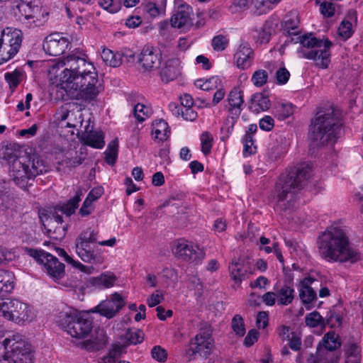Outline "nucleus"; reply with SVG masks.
I'll use <instances>...</instances> for the list:
<instances>
[{"label": "nucleus", "mask_w": 363, "mask_h": 363, "mask_svg": "<svg viewBox=\"0 0 363 363\" xmlns=\"http://www.w3.org/2000/svg\"><path fill=\"white\" fill-rule=\"evenodd\" d=\"M85 57L83 53H72L64 59L67 67L62 72L57 86L72 98L87 101L97 96L99 87L95 68Z\"/></svg>", "instance_id": "1"}, {"label": "nucleus", "mask_w": 363, "mask_h": 363, "mask_svg": "<svg viewBox=\"0 0 363 363\" xmlns=\"http://www.w3.org/2000/svg\"><path fill=\"white\" fill-rule=\"evenodd\" d=\"M319 255L329 263H355L360 259L359 251L350 242L345 227L333 225L318 237L317 242Z\"/></svg>", "instance_id": "2"}, {"label": "nucleus", "mask_w": 363, "mask_h": 363, "mask_svg": "<svg viewBox=\"0 0 363 363\" xmlns=\"http://www.w3.org/2000/svg\"><path fill=\"white\" fill-rule=\"evenodd\" d=\"M311 173V167L305 163L287 168L275 185L273 197L277 205L283 209L292 206L296 192L306 184Z\"/></svg>", "instance_id": "3"}, {"label": "nucleus", "mask_w": 363, "mask_h": 363, "mask_svg": "<svg viewBox=\"0 0 363 363\" xmlns=\"http://www.w3.org/2000/svg\"><path fill=\"white\" fill-rule=\"evenodd\" d=\"M339 116L333 110L328 109L317 113L309 130V139L315 145L335 143L340 132Z\"/></svg>", "instance_id": "4"}, {"label": "nucleus", "mask_w": 363, "mask_h": 363, "mask_svg": "<svg viewBox=\"0 0 363 363\" xmlns=\"http://www.w3.org/2000/svg\"><path fill=\"white\" fill-rule=\"evenodd\" d=\"M300 43L298 53L300 57L313 60L320 68H327L330 62V49L333 43L328 39H318L312 33L298 35Z\"/></svg>", "instance_id": "5"}, {"label": "nucleus", "mask_w": 363, "mask_h": 363, "mask_svg": "<svg viewBox=\"0 0 363 363\" xmlns=\"http://www.w3.org/2000/svg\"><path fill=\"white\" fill-rule=\"evenodd\" d=\"M94 243H98L101 246L113 247L116 243V239L113 237L107 240L98 241V231L91 228L84 230L77 238L75 251L81 259L88 263L102 264L104 257L91 247Z\"/></svg>", "instance_id": "6"}, {"label": "nucleus", "mask_w": 363, "mask_h": 363, "mask_svg": "<svg viewBox=\"0 0 363 363\" xmlns=\"http://www.w3.org/2000/svg\"><path fill=\"white\" fill-rule=\"evenodd\" d=\"M56 323L72 337L79 339L87 337L92 329V320L86 312L62 311Z\"/></svg>", "instance_id": "7"}, {"label": "nucleus", "mask_w": 363, "mask_h": 363, "mask_svg": "<svg viewBox=\"0 0 363 363\" xmlns=\"http://www.w3.org/2000/svg\"><path fill=\"white\" fill-rule=\"evenodd\" d=\"M0 316L19 325L34 321L36 313L28 303L17 298H0Z\"/></svg>", "instance_id": "8"}, {"label": "nucleus", "mask_w": 363, "mask_h": 363, "mask_svg": "<svg viewBox=\"0 0 363 363\" xmlns=\"http://www.w3.org/2000/svg\"><path fill=\"white\" fill-rule=\"evenodd\" d=\"M0 349L4 350L1 363H33L30 349L19 335L6 337Z\"/></svg>", "instance_id": "9"}, {"label": "nucleus", "mask_w": 363, "mask_h": 363, "mask_svg": "<svg viewBox=\"0 0 363 363\" xmlns=\"http://www.w3.org/2000/svg\"><path fill=\"white\" fill-rule=\"evenodd\" d=\"M16 15L19 20L29 27L43 25L48 13L36 4V0H16Z\"/></svg>", "instance_id": "10"}, {"label": "nucleus", "mask_w": 363, "mask_h": 363, "mask_svg": "<svg viewBox=\"0 0 363 363\" xmlns=\"http://www.w3.org/2000/svg\"><path fill=\"white\" fill-rule=\"evenodd\" d=\"M23 40L18 29L6 28L0 30V64L11 60L19 51Z\"/></svg>", "instance_id": "11"}, {"label": "nucleus", "mask_w": 363, "mask_h": 363, "mask_svg": "<svg viewBox=\"0 0 363 363\" xmlns=\"http://www.w3.org/2000/svg\"><path fill=\"white\" fill-rule=\"evenodd\" d=\"M214 340L209 330H200L189 342V347L186 350V356L189 360L194 359L196 356L206 359L212 352Z\"/></svg>", "instance_id": "12"}, {"label": "nucleus", "mask_w": 363, "mask_h": 363, "mask_svg": "<svg viewBox=\"0 0 363 363\" xmlns=\"http://www.w3.org/2000/svg\"><path fill=\"white\" fill-rule=\"evenodd\" d=\"M29 255L38 262L43 264L45 272L55 281L64 277L65 264L51 254L41 250H30Z\"/></svg>", "instance_id": "13"}, {"label": "nucleus", "mask_w": 363, "mask_h": 363, "mask_svg": "<svg viewBox=\"0 0 363 363\" xmlns=\"http://www.w3.org/2000/svg\"><path fill=\"white\" fill-rule=\"evenodd\" d=\"M172 252L177 259L195 265L201 264L206 256L205 252L199 245L184 240L175 242Z\"/></svg>", "instance_id": "14"}, {"label": "nucleus", "mask_w": 363, "mask_h": 363, "mask_svg": "<svg viewBox=\"0 0 363 363\" xmlns=\"http://www.w3.org/2000/svg\"><path fill=\"white\" fill-rule=\"evenodd\" d=\"M69 41L62 33H55L47 36L43 42L44 51L51 56H59L65 52Z\"/></svg>", "instance_id": "15"}, {"label": "nucleus", "mask_w": 363, "mask_h": 363, "mask_svg": "<svg viewBox=\"0 0 363 363\" xmlns=\"http://www.w3.org/2000/svg\"><path fill=\"white\" fill-rule=\"evenodd\" d=\"M125 306L123 297L118 292L113 293L111 298L101 301L94 311L99 313L108 318H111Z\"/></svg>", "instance_id": "16"}, {"label": "nucleus", "mask_w": 363, "mask_h": 363, "mask_svg": "<svg viewBox=\"0 0 363 363\" xmlns=\"http://www.w3.org/2000/svg\"><path fill=\"white\" fill-rule=\"evenodd\" d=\"M160 57L161 53L157 48L146 45L139 54L138 61L144 72H150L158 67Z\"/></svg>", "instance_id": "17"}, {"label": "nucleus", "mask_w": 363, "mask_h": 363, "mask_svg": "<svg viewBox=\"0 0 363 363\" xmlns=\"http://www.w3.org/2000/svg\"><path fill=\"white\" fill-rule=\"evenodd\" d=\"M192 9L188 4L178 5L175 12L170 18L171 27L182 28L190 26L192 24Z\"/></svg>", "instance_id": "18"}, {"label": "nucleus", "mask_w": 363, "mask_h": 363, "mask_svg": "<svg viewBox=\"0 0 363 363\" xmlns=\"http://www.w3.org/2000/svg\"><path fill=\"white\" fill-rule=\"evenodd\" d=\"M11 177L14 182L21 188L26 187L28 180L33 177L29 164L21 159L13 160L11 165Z\"/></svg>", "instance_id": "19"}, {"label": "nucleus", "mask_w": 363, "mask_h": 363, "mask_svg": "<svg viewBox=\"0 0 363 363\" xmlns=\"http://www.w3.org/2000/svg\"><path fill=\"white\" fill-rule=\"evenodd\" d=\"M43 225L48 235L52 239L61 240L65 236L67 225L63 223L62 218L60 215L48 217L43 222Z\"/></svg>", "instance_id": "20"}, {"label": "nucleus", "mask_w": 363, "mask_h": 363, "mask_svg": "<svg viewBox=\"0 0 363 363\" xmlns=\"http://www.w3.org/2000/svg\"><path fill=\"white\" fill-rule=\"evenodd\" d=\"M254 60V52L247 43H241L233 56V61L238 68L246 69L250 67Z\"/></svg>", "instance_id": "21"}, {"label": "nucleus", "mask_w": 363, "mask_h": 363, "mask_svg": "<svg viewBox=\"0 0 363 363\" xmlns=\"http://www.w3.org/2000/svg\"><path fill=\"white\" fill-rule=\"evenodd\" d=\"M341 345L340 337L334 331H330L324 335L322 340L319 342L317 347V355L323 359L328 352H332Z\"/></svg>", "instance_id": "22"}, {"label": "nucleus", "mask_w": 363, "mask_h": 363, "mask_svg": "<svg viewBox=\"0 0 363 363\" xmlns=\"http://www.w3.org/2000/svg\"><path fill=\"white\" fill-rule=\"evenodd\" d=\"M315 279L307 277L300 280L298 290L300 299L306 306L316 300V292L311 287Z\"/></svg>", "instance_id": "23"}, {"label": "nucleus", "mask_w": 363, "mask_h": 363, "mask_svg": "<svg viewBox=\"0 0 363 363\" xmlns=\"http://www.w3.org/2000/svg\"><path fill=\"white\" fill-rule=\"evenodd\" d=\"M230 277L235 284L240 286L247 277V270L245 262L241 258H235L228 266Z\"/></svg>", "instance_id": "24"}, {"label": "nucleus", "mask_w": 363, "mask_h": 363, "mask_svg": "<svg viewBox=\"0 0 363 363\" xmlns=\"http://www.w3.org/2000/svg\"><path fill=\"white\" fill-rule=\"evenodd\" d=\"M179 74L180 61L178 58L167 60L160 71L161 79L165 83L175 79Z\"/></svg>", "instance_id": "25"}, {"label": "nucleus", "mask_w": 363, "mask_h": 363, "mask_svg": "<svg viewBox=\"0 0 363 363\" xmlns=\"http://www.w3.org/2000/svg\"><path fill=\"white\" fill-rule=\"evenodd\" d=\"M142 6L146 14L152 18H157L165 15L167 0H145Z\"/></svg>", "instance_id": "26"}, {"label": "nucleus", "mask_w": 363, "mask_h": 363, "mask_svg": "<svg viewBox=\"0 0 363 363\" xmlns=\"http://www.w3.org/2000/svg\"><path fill=\"white\" fill-rule=\"evenodd\" d=\"M116 280L117 277L113 272H106L98 277L91 278L89 284L96 289H105L113 287Z\"/></svg>", "instance_id": "27"}, {"label": "nucleus", "mask_w": 363, "mask_h": 363, "mask_svg": "<svg viewBox=\"0 0 363 363\" xmlns=\"http://www.w3.org/2000/svg\"><path fill=\"white\" fill-rule=\"evenodd\" d=\"M270 106L268 96L263 93H257L252 96L249 108L252 112L258 113L268 110Z\"/></svg>", "instance_id": "28"}, {"label": "nucleus", "mask_w": 363, "mask_h": 363, "mask_svg": "<svg viewBox=\"0 0 363 363\" xmlns=\"http://www.w3.org/2000/svg\"><path fill=\"white\" fill-rule=\"evenodd\" d=\"M170 135V130L166 121L160 119L154 121L152 124V136L155 140L159 141L166 140Z\"/></svg>", "instance_id": "29"}, {"label": "nucleus", "mask_w": 363, "mask_h": 363, "mask_svg": "<svg viewBox=\"0 0 363 363\" xmlns=\"http://www.w3.org/2000/svg\"><path fill=\"white\" fill-rule=\"evenodd\" d=\"M228 101L230 111H235V114L239 115L244 102L242 91L238 87H234L228 96Z\"/></svg>", "instance_id": "30"}, {"label": "nucleus", "mask_w": 363, "mask_h": 363, "mask_svg": "<svg viewBox=\"0 0 363 363\" xmlns=\"http://www.w3.org/2000/svg\"><path fill=\"white\" fill-rule=\"evenodd\" d=\"M15 288L14 274L8 270H0V292L8 294Z\"/></svg>", "instance_id": "31"}, {"label": "nucleus", "mask_w": 363, "mask_h": 363, "mask_svg": "<svg viewBox=\"0 0 363 363\" xmlns=\"http://www.w3.org/2000/svg\"><path fill=\"white\" fill-rule=\"evenodd\" d=\"M361 347L355 342H348L344 347L345 363H361Z\"/></svg>", "instance_id": "32"}, {"label": "nucleus", "mask_w": 363, "mask_h": 363, "mask_svg": "<svg viewBox=\"0 0 363 363\" xmlns=\"http://www.w3.org/2000/svg\"><path fill=\"white\" fill-rule=\"evenodd\" d=\"M84 143L94 148L101 149L104 145L103 133L101 131L86 132L82 136Z\"/></svg>", "instance_id": "33"}, {"label": "nucleus", "mask_w": 363, "mask_h": 363, "mask_svg": "<svg viewBox=\"0 0 363 363\" xmlns=\"http://www.w3.org/2000/svg\"><path fill=\"white\" fill-rule=\"evenodd\" d=\"M56 250L58 255L64 257L65 262L71 264L73 267L78 269L79 271L88 274H92L94 272V268L92 266H86L78 260H74L65 251V250L62 248H57Z\"/></svg>", "instance_id": "34"}, {"label": "nucleus", "mask_w": 363, "mask_h": 363, "mask_svg": "<svg viewBox=\"0 0 363 363\" xmlns=\"http://www.w3.org/2000/svg\"><path fill=\"white\" fill-rule=\"evenodd\" d=\"M278 304L287 306L292 303L294 298V289L292 286L284 284L277 292Z\"/></svg>", "instance_id": "35"}, {"label": "nucleus", "mask_w": 363, "mask_h": 363, "mask_svg": "<svg viewBox=\"0 0 363 363\" xmlns=\"http://www.w3.org/2000/svg\"><path fill=\"white\" fill-rule=\"evenodd\" d=\"M101 56L103 61L107 65L113 67H119L122 62V57L120 53L114 52L107 48L103 49Z\"/></svg>", "instance_id": "36"}, {"label": "nucleus", "mask_w": 363, "mask_h": 363, "mask_svg": "<svg viewBox=\"0 0 363 363\" xmlns=\"http://www.w3.org/2000/svg\"><path fill=\"white\" fill-rule=\"evenodd\" d=\"M285 244L289 247V250L293 256L300 259H303L307 257L308 253L306 247L302 242L292 240H286Z\"/></svg>", "instance_id": "37"}, {"label": "nucleus", "mask_w": 363, "mask_h": 363, "mask_svg": "<svg viewBox=\"0 0 363 363\" xmlns=\"http://www.w3.org/2000/svg\"><path fill=\"white\" fill-rule=\"evenodd\" d=\"M234 6L240 10L252 9L258 14H262L260 0H234Z\"/></svg>", "instance_id": "38"}, {"label": "nucleus", "mask_w": 363, "mask_h": 363, "mask_svg": "<svg viewBox=\"0 0 363 363\" xmlns=\"http://www.w3.org/2000/svg\"><path fill=\"white\" fill-rule=\"evenodd\" d=\"M133 113L138 122H143L153 113L152 108L143 103H138L134 106Z\"/></svg>", "instance_id": "39"}, {"label": "nucleus", "mask_w": 363, "mask_h": 363, "mask_svg": "<svg viewBox=\"0 0 363 363\" xmlns=\"http://www.w3.org/2000/svg\"><path fill=\"white\" fill-rule=\"evenodd\" d=\"M220 84V79L217 76L212 77L206 79H200L195 82L196 86L203 91L216 89Z\"/></svg>", "instance_id": "40"}, {"label": "nucleus", "mask_w": 363, "mask_h": 363, "mask_svg": "<svg viewBox=\"0 0 363 363\" xmlns=\"http://www.w3.org/2000/svg\"><path fill=\"white\" fill-rule=\"evenodd\" d=\"M23 77V71L21 69H16L13 72H6L4 74L5 80L11 89H14L18 86Z\"/></svg>", "instance_id": "41"}, {"label": "nucleus", "mask_w": 363, "mask_h": 363, "mask_svg": "<svg viewBox=\"0 0 363 363\" xmlns=\"http://www.w3.org/2000/svg\"><path fill=\"white\" fill-rule=\"evenodd\" d=\"M294 106L286 102L278 104L275 108V116L279 120H284L294 113Z\"/></svg>", "instance_id": "42"}, {"label": "nucleus", "mask_w": 363, "mask_h": 363, "mask_svg": "<svg viewBox=\"0 0 363 363\" xmlns=\"http://www.w3.org/2000/svg\"><path fill=\"white\" fill-rule=\"evenodd\" d=\"M82 193H77L76 195L69 199L66 204L61 207V212L65 214L67 217L72 215L79 206L81 201Z\"/></svg>", "instance_id": "43"}, {"label": "nucleus", "mask_w": 363, "mask_h": 363, "mask_svg": "<svg viewBox=\"0 0 363 363\" xmlns=\"http://www.w3.org/2000/svg\"><path fill=\"white\" fill-rule=\"evenodd\" d=\"M118 143L117 140L111 141L105 152L106 155V162L111 165H113L117 159L118 155Z\"/></svg>", "instance_id": "44"}, {"label": "nucleus", "mask_w": 363, "mask_h": 363, "mask_svg": "<svg viewBox=\"0 0 363 363\" xmlns=\"http://www.w3.org/2000/svg\"><path fill=\"white\" fill-rule=\"evenodd\" d=\"M99 5L111 13H116L121 9L122 0H98Z\"/></svg>", "instance_id": "45"}, {"label": "nucleus", "mask_w": 363, "mask_h": 363, "mask_svg": "<svg viewBox=\"0 0 363 363\" xmlns=\"http://www.w3.org/2000/svg\"><path fill=\"white\" fill-rule=\"evenodd\" d=\"M268 80V74L264 69H257L253 72L251 82L256 87L264 86Z\"/></svg>", "instance_id": "46"}, {"label": "nucleus", "mask_w": 363, "mask_h": 363, "mask_svg": "<svg viewBox=\"0 0 363 363\" xmlns=\"http://www.w3.org/2000/svg\"><path fill=\"white\" fill-rule=\"evenodd\" d=\"M33 177L43 174L48 171V166L45 162L39 157L35 156L32 160V167L30 168Z\"/></svg>", "instance_id": "47"}, {"label": "nucleus", "mask_w": 363, "mask_h": 363, "mask_svg": "<svg viewBox=\"0 0 363 363\" xmlns=\"http://www.w3.org/2000/svg\"><path fill=\"white\" fill-rule=\"evenodd\" d=\"M231 327L233 332L238 337H242L246 333L244 320L240 315H235L231 322Z\"/></svg>", "instance_id": "48"}, {"label": "nucleus", "mask_w": 363, "mask_h": 363, "mask_svg": "<svg viewBox=\"0 0 363 363\" xmlns=\"http://www.w3.org/2000/svg\"><path fill=\"white\" fill-rule=\"evenodd\" d=\"M305 319L306 325L311 328L322 326L325 324L323 318L317 311L308 313Z\"/></svg>", "instance_id": "49"}, {"label": "nucleus", "mask_w": 363, "mask_h": 363, "mask_svg": "<svg viewBox=\"0 0 363 363\" xmlns=\"http://www.w3.org/2000/svg\"><path fill=\"white\" fill-rule=\"evenodd\" d=\"M201 152L207 155L211 152L213 145V136L209 132H203L200 136Z\"/></svg>", "instance_id": "50"}, {"label": "nucleus", "mask_w": 363, "mask_h": 363, "mask_svg": "<svg viewBox=\"0 0 363 363\" xmlns=\"http://www.w3.org/2000/svg\"><path fill=\"white\" fill-rule=\"evenodd\" d=\"M337 33L343 40L350 38L353 33L352 23L347 19L343 20L339 26Z\"/></svg>", "instance_id": "51"}, {"label": "nucleus", "mask_w": 363, "mask_h": 363, "mask_svg": "<svg viewBox=\"0 0 363 363\" xmlns=\"http://www.w3.org/2000/svg\"><path fill=\"white\" fill-rule=\"evenodd\" d=\"M272 33V28L268 22L264 25L262 28L258 32L257 41L260 44L267 43L269 41Z\"/></svg>", "instance_id": "52"}, {"label": "nucleus", "mask_w": 363, "mask_h": 363, "mask_svg": "<svg viewBox=\"0 0 363 363\" xmlns=\"http://www.w3.org/2000/svg\"><path fill=\"white\" fill-rule=\"evenodd\" d=\"M126 338L130 344L140 343L144 339V333L138 329H130L126 333Z\"/></svg>", "instance_id": "53"}, {"label": "nucleus", "mask_w": 363, "mask_h": 363, "mask_svg": "<svg viewBox=\"0 0 363 363\" xmlns=\"http://www.w3.org/2000/svg\"><path fill=\"white\" fill-rule=\"evenodd\" d=\"M228 43L229 40L226 36L218 35L213 38L211 45L214 50L222 51L227 48Z\"/></svg>", "instance_id": "54"}, {"label": "nucleus", "mask_w": 363, "mask_h": 363, "mask_svg": "<svg viewBox=\"0 0 363 363\" xmlns=\"http://www.w3.org/2000/svg\"><path fill=\"white\" fill-rule=\"evenodd\" d=\"M243 155L247 157L252 154H254L256 151V146L254 144L253 136H243Z\"/></svg>", "instance_id": "55"}, {"label": "nucleus", "mask_w": 363, "mask_h": 363, "mask_svg": "<svg viewBox=\"0 0 363 363\" xmlns=\"http://www.w3.org/2000/svg\"><path fill=\"white\" fill-rule=\"evenodd\" d=\"M58 119L61 121H65L67 119H69L70 116H74L75 118L78 116L79 119L80 125H82L83 122L82 119V114L79 111H71L65 108H62L61 110L58 113Z\"/></svg>", "instance_id": "56"}, {"label": "nucleus", "mask_w": 363, "mask_h": 363, "mask_svg": "<svg viewBox=\"0 0 363 363\" xmlns=\"http://www.w3.org/2000/svg\"><path fill=\"white\" fill-rule=\"evenodd\" d=\"M152 357L159 362H164L167 359V352L161 346H154L151 350Z\"/></svg>", "instance_id": "57"}, {"label": "nucleus", "mask_w": 363, "mask_h": 363, "mask_svg": "<svg viewBox=\"0 0 363 363\" xmlns=\"http://www.w3.org/2000/svg\"><path fill=\"white\" fill-rule=\"evenodd\" d=\"M320 11L323 16L331 17L335 13V6L331 2L323 1L320 5Z\"/></svg>", "instance_id": "58"}, {"label": "nucleus", "mask_w": 363, "mask_h": 363, "mask_svg": "<svg viewBox=\"0 0 363 363\" xmlns=\"http://www.w3.org/2000/svg\"><path fill=\"white\" fill-rule=\"evenodd\" d=\"M164 299L163 294L156 290L155 292L152 293L147 299V304L149 307H154L160 304Z\"/></svg>", "instance_id": "59"}, {"label": "nucleus", "mask_w": 363, "mask_h": 363, "mask_svg": "<svg viewBox=\"0 0 363 363\" xmlns=\"http://www.w3.org/2000/svg\"><path fill=\"white\" fill-rule=\"evenodd\" d=\"M1 255L3 259V264H4L13 261L17 257L16 251L14 248L9 249L2 247V252Z\"/></svg>", "instance_id": "60"}, {"label": "nucleus", "mask_w": 363, "mask_h": 363, "mask_svg": "<svg viewBox=\"0 0 363 363\" xmlns=\"http://www.w3.org/2000/svg\"><path fill=\"white\" fill-rule=\"evenodd\" d=\"M290 77L289 72L285 67H280L276 72V79L279 84H286Z\"/></svg>", "instance_id": "61"}, {"label": "nucleus", "mask_w": 363, "mask_h": 363, "mask_svg": "<svg viewBox=\"0 0 363 363\" xmlns=\"http://www.w3.org/2000/svg\"><path fill=\"white\" fill-rule=\"evenodd\" d=\"M259 128L264 131H270L274 125V119L269 116H265L259 120Z\"/></svg>", "instance_id": "62"}, {"label": "nucleus", "mask_w": 363, "mask_h": 363, "mask_svg": "<svg viewBox=\"0 0 363 363\" xmlns=\"http://www.w3.org/2000/svg\"><path fill=\"white\" fill-rule=\"evenodd\" d=\"M17 150L16 144H9L5 147L4 150V158L6 160L14 159L17 157Z\"/></svg>", "instance_id": "63"}, {"label": "nucleus", "mask_w": 363, "mask_h": 363, "mask_svg": "<svg viewBox=\"0 0 363 363\" xmlns=\"http://www.w3.org/2000/svg\"><path fill=\"white\" fill-rule=\"evenodd\" d=\"M258 337H259V333L256 330L252 329L248 332L247 336L245 337L244 345L246 347H250L255 342L257 341Z\"/></svg>", "instance_id": "64"}]
</instances>
